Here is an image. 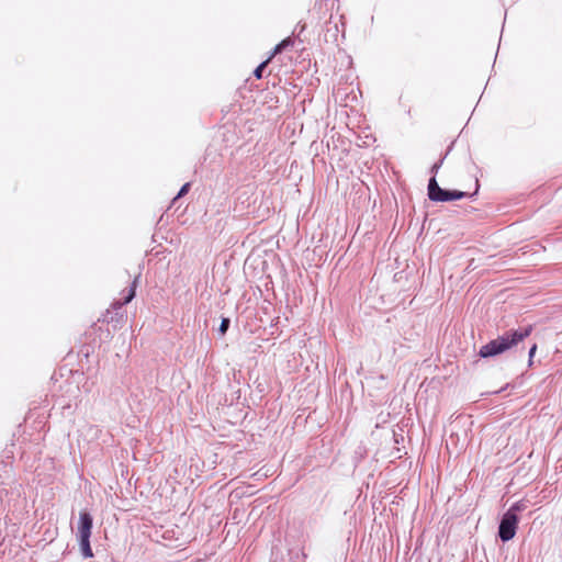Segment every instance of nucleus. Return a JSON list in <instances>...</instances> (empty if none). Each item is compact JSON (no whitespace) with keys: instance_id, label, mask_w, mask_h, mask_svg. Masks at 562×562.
<instances>
[{"instance_id":"nucleus-1","label":"nucleus","mask_w":562,"mask_h":562,"mask_svg":"<svg viewBox=\"0 0 562 562\" xmlns=\"http://www.w3.org/2000/svg\"><path fill=\"white\" fill-rule=\"evenodd\" d=\"M532 327H526L524 329L507 331L504 335L491 340L486 345L482 346L479 355L482 358L495 357L505 351L509 350L518 342L522 341L526 337L531 334Z\"/></svg>"},{"instance_id":"nucleus-2","label":"nucleus","mask_w":562,"mask_h":562,"mask_svg":"<svg viewBox=\"0 0 562 562\" xmlns=\"http://www.w3.org/2000/svg\"><path fill=\"white\" fill-rule=\"evenodd\" d=\"M518 510H520V505L515 504L504 514L498 530L499 538L503 541H509L515 537L518 524L516 512Z\"/></svg>"},{"instance_id":"nucleus-3","label":"nucleus","mask_w":562,"mask_h":562,"mask_svg":"<svg viewBox=\"0 0 562 562\" xmlns=\"http://www.w3.org/2000/svg\"><path fill=\"white\" fill-rule=\"evenodd\" d=\"M92 529V517L89 513H80V521L78 527L79 539L90 538Z\"/></svg>"},{"instance_id":"nucleus-4","label":"nucleus","mask_w":562,"mask_h":562,"mask_svg":"<svg viewBox=\"0 0 562 562\" xmlns=\"http://www.w3.org/2000/svg\"><path fill=\"white\" fill-rule=\"evenodd\" d=\"M465 196V192L462 191H448L442 189V193L436 194L435 199L432 201H439V202H446V201H453L459 200Z\"/></svg>"},{"instance_id":"nucleus-5","label":"nucleus","mask_w":562,"mask_h":562,"mask_svg":"<svg viewBox=\"0 0 562 562\" xmlns=\"http://www.w3.org/2000/svg\"><path fill=\"white\" fill-rule=\"evenodd\" d=\"M442 193V189L438 186L436 178L432 177L428 183V195L430 200H434L436 194Z\"/></svg>"},{"instance_id":"nucleus-6","label":"nucleus","mask_w":562,"mask_h":562,"mask_svg":"<svg viewBox=\"0 0 562 562\" xmlns=\"http://www.w3.org/2000/svg\"><path fill=\"white\" fill-rule=\"evenodd\" d=\"M90 538H86V539H79L80 540V547H81V551H82V554L86 557V558H91L93 557V553H92V549L90 547V541H89Z\"/></svg>"},{"instance_id":"nucleus-7","label":"nucleus","mask_w":562,"mask_h":562,"mask_svg":"<svg viewBox=\"0 0 562 562\" xmlns=\"http://www.w3.org/2000/svg\"><path fill=\"white\" fill-rule=\"evenodd\" d=\"M290 43H291V41H290V40H283L281 43H279V44L274 47V49H273V52H272V54L270 55V57H269V58L271 59L273 56H276L277 54L281 53V52L283 50V48H284L285 46H288Z\"/></svg>"},{"instance_id":"nucleus-8","label":"nucleus","mask_w":562,"mask_h":562,"mask_svg":"<svg viewBox=\"0 0 562 562\" xmlns=\"http://www.w3.org/2000/svg\"><path fill=\"white\" fill-rule=\"evenodd\" d=\"M270 61V58H268L267 60L262 61L254 71V75L256 78L260 79L262 77V71L263 69L267 67V65L269 64Z\"/></svg>"},{"instance_id":"nucleus-9","label":"nucleus","mask_w":562,"mask_h":562,"mask_svg":"<svg viewBox=\"0 0 562 562\" xmlns=\"http://www.w3.org/2000/svg\"><path fill=\"white\" fill-rule=\"evenodd\" d=\"M228 325H229V319H228V318H223V319H222V323H221V325H220V331H221L222 334H225V333H226V330H227V328H228Z\"/></svg>"},{"instance_id":"nucleus-10","label":"nucleus","mask_w":562,"mask_h":562,"mask_svg":"<svg viewBox=\"0 0 562 562\" xmlns=\"http://www.w3.org/2000/svg\"><path fill=\"white\" fill-rule=\"evenodd\" d=\"M189 189H190V183H184V184L182 186V188L180 189V191H179L178 195L176 196V199H178V198H180V196H182V195L187 194V193H188V191H189Z\"/></svg>"},{"instance_id":"nucleus-11","label":"nucleus","mask_w":562,"mask_h":562,"mask_svg":"<svg viewBox=\"0 0 562 562\" xmlns=\"http://www.w3.org/2000/svg\"><path fill=\"white\" fill-rule=\"evenodd\" d=\"M536 350H537V346H536V345H533V346L530 348V350H529V358H530V359L535 356Z\"/></svg>"},{"instance_id":"nucleus-12","label":"nucleus","mask_w":562,"mask_h":562,"mask_svg":"<svg viewBox=\"0 0 562 562\" xmlns=\"http://www.w3.org/2000/svg\"><path fill=\"white\" fill-rule=\"evenodd\" d=\"M439 168H440V162H439V164H435V165L432 166V172H435V173H436V172L438 171V169H439Z\"/></svg>"}]
</instances>
